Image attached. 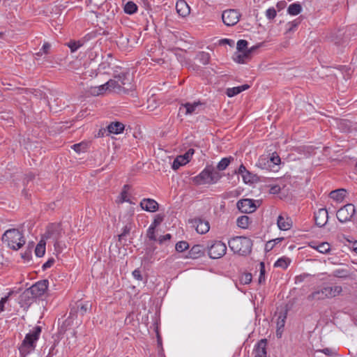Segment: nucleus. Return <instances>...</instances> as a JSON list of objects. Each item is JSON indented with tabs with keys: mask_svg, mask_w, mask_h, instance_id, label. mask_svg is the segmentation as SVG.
<instances>
[{
	"mask_svg": "<svg viewBox=\"0 0 357 357\" xmlns=\"http://www.w3.org/2000/svg\"><path fill=\"white\" fill-rule=\"evenodd\" d=\"M83 145L82 144H75L73 145L72 148L77 152L80 153L82 151Z\"/></svg>",
	"mask_w": 357,
	"mask_h": 357,
	"instance_id": "nucleus-60",
	"label": "nucleus"
},
{
	"mask_svg": "<svg viewBox=\"0 0 357 357\" xmlns=\"http://www.w3.org/2000/svg\"><path fill=\"white\" fill-rule=\"evenodd\" d=\"M247 171V169L243 165H241L237 171L235 172L236 174H241V176Z\"/></svg>",
	"mask_w": 357,
	"mask_h": 357,
	"instance_id": "nucleus-61",
	"label": "nucleus"
},
{
	"mask_svg": "<svg viewBox=\"0 0 357 357\" xmlns=\"http://www.w3.org/2000/svg\"><path fill=\"white\" fill-rule=\"evenodd\" d=\"M197 59L202 64L206 65L210 61L211 56L208 52H200L197 54Z\"/></svg>",
	"mask_w": 357,
	"mask_h": 357,
	"instance_id": "nucleus-31",
	"label": "nucleus"
},
{
	"mask_svg": "<svg viewBox=\"0 0 357 357\" xmlns=\"http://www.w3.org/2000/svg\"><path fill=\"white\" fill-rule=\"evenodd\" d=\"M234 160L232 157L223 158L217 165L218 171H223L229 165L230 162Z\"/></svg>",
	"mask_w": 357,
	"mask_h": 357,
	"instance_id": "nucleus-28",
	"label": "nucleus"
},
{
	"mask_svg": "<svg viewBox=\"0 0 357 357\" xmlns=\"http://www.w3.org/2000/svg\"><path fill=\"white\" fill-rule=\"evenodd\" d=\"M189 248V244L184 241H179L176 244L175 248L177 252H182Z\"/></svg>",
	"mask_w": 357,
	"mask_h": 357,
	"instance_id": "nucleus-42",
	"label": "nucleus"
},
{
	"mask_svg": "<svg viewBox=\"0 0 357 357\" xmlns=\"http://www.w3.org/2000/svg\"><path fill=\"white\" fill-rule=\"evenodd\" d=\"M204 255V248L203 245H195L188 252V257L197 259Z\"/></svg>",
	"mask_w": 357,
	"mask_h": 357,
	"instance_id": "nucleus-19",
	"label": "nucleus"
},
{
	"mask_svg": "<svg viewBox=\"0 0 357 357\" xmlns=\"http://www.w3.org/2000/svg\"><path fill=\"white\" fill-rule=\"evenodd\" d=\"M137 10V5L132 2V1H128L124 7V11L127 14H133L135 13Z\"/></svg>",
	"mask_w": 357,
	"mask_h": 357,
	"instance_id": "nucleus-34",
	"label": "nucleus"
},
{
	"mask_svg": "<svg viewBox=\"0 0 357 357\" xmlns=\"http://www.w3.org/2000/svg\"><path fill=\"white\" fill-rule=\"evenodd\" d=\"M22 257L25 260H30L31 258V250L28 249L24 252L22 253Z\"/></svg>",
	"mask_w": 357,
	"mask_h": 357,
	"instance_id": "nucleus-54",
	"label": "nucleus"
},
{
	"mask_svg": "<svg viewBox=\"0 0 357 357\" xmlns=\"http://www.w3.org/2000/svg\"><path fill=\"white\" fill-rule=\"evenodd\" d=\"M54 263V259L53 258L49 259L42 266L43 270H46L50 268Z\"/></svg>",
	"mask_w": 357,
	"mask_h": 357,
	"instance_id": "nucleus-52",
	"label": "nucleus"
},
{
	"mask_svg": "<svg viewBox=\"0 0 357 357\" xmlns=\"http://www.w3.org/2000/svg\"><path fill=\"white\" fill-rule=\"evenodd\" d=\"M34 177L35 175L32 173L26 175V177L24 178V183L26 187H29V183L33 181Z\"/></svg>",
	"mask_w": 357,
	"mask_h": 357,
	"instance_id": "nucleus-50",
	"label": "nucleus"
},
{
	"mask_svg": "<svg viewBox=\"0 0 357 357\" xmlns=\"http://www.w3.org/2000/svg\"><path fill=\"white\" fill-rule=\"evenodd\" d=\"M63 234L61 223H52L47 226L44 235L46 239H52L55 247L59 246V240Z\"/></svg>",
	"mask_w": 357,
	"mask_h": 357,
	"instance_id": "nucleus-6",
	"label": "nucleus"
},
{
	"mask_svg": "<svg viewBox=\"0 0 357 357\" xmlns=\"http://www.w3.org/2000/svg\"><path fill=\"white\" fill-rule=\"evenodd\" d=\"M208 256L211 259H219L223 257L227 251L226 245L220 241H214L208 246Z\"/></svg>",
	"mask_w": 357,
	"mask_h": 357,
	"instance_id": "nucleus-8",
	"label": "nucleus"
},
{
	"mask_svg": "<svg viewBox=\"0 0 357 357\" xmlns=\"http://www.w3.org/2000/svg\"><path fill=\"white\" fill-rule=\"evenodd\" d=\"M240 93L241 92L239 86L228 88L226 91V94L228 97H233Z\"/></svg>",
	"mask_w": 357,
	"mask_h": 357,
	"instance_id": "nucleus-43",
	"label": "nucleus"
},
{
	"mask_svg": "<svg viewBox=\"0 0 357 357\" xmlns=\"http://www.w3.org/2000/svg\"><path fill=\"white\" fill-rule=\"evenodd\" d=\"M252 275L250 273H245L240 277V282L243 284H248L251 282Z\"/></svg>",
	"mask_w": 357,
	"mask_h": 357,
	"instance_id": "nucleus-39",
	"label": "nucleus"
},
{
	"mask_svg": "<svg viewBox=\"0 0 357 357\" xmlns=\"http://www.w3.org/2000/svg\"><path fill=\"white\" fill-rule=\"evenodd\" d=\"M280 190V188L278 185H274L271 188V192L273 194L278 193Z\"/></svg>",
	"mask_w": 357,
	"mask_h": 357,
	"instance_id": "nucleus-64",
	"label": "nucleus"
},
{
	"mask_svg": "<svg viewBox=\"0 0 357 357\" xmlns=\"http://www.w3.org/2000/svg\"><path fill=\"white\" fill-rule=\"evenodd\" d=\"M302 10V7L301 4L294 3L288 7L287 12L289 15H298Z\"/></svg>",
	"mask_w": 357,
	"mask_h": 357,
	"instance_id": "nucleus-29",
	"label": "nucleus"
},
{
	"mask_svg": "<svg viewBox=\"0 0 357 357\" xmlns=\"http://www.w3.org/2000/svg\"><path fill=\"white\" fill-rule=\"evenodd\" d=\"M121 86L119 84L118 80L109 79L105 84L99 86L91 87L90 93L93 96H98L102 94L106 91H120Z\"/></svg>",
	"mask_w": 357,
	"mask_h": 357,
	"instance_id": "nucleus-7",
	"label": "nucleus"
},
{
	"mask_svg": "<svg viewBox=\"0 0 357 357\" xmlns=\"http://www.w3.org/2000/svg\"><path fill=\"white\" fill-rule=\"evenodd\" d=\"M237 225L243 229H245L249 225V217L247 215H242L237 219Z\"/></svg>",
	"mask_w": 357,
	"mask_h": 357,
	"instance_id": "nucleus-35",
	"label": "nucleus"
},
{
	"mask_svg": "<svg viewBox=\"0 0 357 357\" xmlns=\"http://www.w3.org/2000/svg\"><path fill=\"white\" fill-rule=\"evenodd\" d=\"M50 48H51V45L49 43L46 42L43 44V45L40 50H41V51H43V52L44 54H48L50 53Z\"/></svg>",
	"mask_w": 357,
	"mask_h": 357,
	"instance_id": "nucleus-51",
	"label": "nucleus"
},
{
	"mask_svg": "<svg viewBox=\"0 0 357 357\" xmlns=\"http://www.w3.org/2000/svg\"><path fill=\"white\" fill-rule=\"evenodd\" d=\"M241 15L236 9H227L222 12V20L223 23L228 26L236 24Z\"/></svg>",
	"mask_w": 357,
	"mask_h": 357,
	"instance_id": "nucleus-9",
	"label": "nucleus"
},
{
	"mask_svg": "<svg viewBox=\"0 0 357 357\" xmlns=\"http://www.w3.org/2000/svg\"><path fill=\"white\" fill-rule=\"evenodd\" d=\"M110 68V63L107 61L102 62L99 65V70H104L105 72Z\"/></svg>",
	"mask_w": 357,
	"mask_h": 357,
	"instance_id": "nucleus-53",
	"label": "nucleus"
},
{
	"mask_svg": "<svg viewBox=\"0 0 357 357\" xmlns=\"http://www.w3.org/2000/svg\"><path fill=\"white\" fill-rule=\"evenodd\" d=\"M277 225L280 229L283 231H287L292 227V220L289 217H284L280 215L277 220Z\"/></svg>",
	"mask_w": 357,
	"mask_h": 357,
	"instance_id": "nucleus-18",
	"label": "nucleus"
},
{
	"mask_svg": "<svg viewBox=\"0 0 357 357\" xmlns=\"http://www.w3.org/2000/svg\"><path fill=\"white\" fill-rule=\"evenodd\" d=\"M49 282L47 280H43L37 282L29 289L36 298L43 296L48 288Z\"/></svg>",
	"mask_w": 357,
	"mask_h": 357,
	"instance_id": "nucleus-13",
	"label": "nucleus"
},
{
	"mask_svg": "<svg viewBox=\"0 0 357 357\" xmlns=\"http://www.w3.org/2000/svg\"><path fill=\"white\" fill-rule=\"evenodd\" d=\"M188 163V160L185 157L177 156L172 164V169L174 170L178 169L180 167Z\"/></svg>",
	"mask_w": 357,
	"mask_h": 357,
	"instance_id": "nucleus-30",
	"label": "nucleus"
},
{
	"mask_svg": "<svg viewBox=\"0 0 357 357\" xmlns=\"http://www.w3.org/2000/svg\"><path fill=\"white\" fill-rule=\"evenodd\" d=\"M229 248L240 255L245 256L251 252L252 241L245 236H236L228 242Z\"/></svg>",
	"mask_w": 357,
	"mask_h": 357,
	"instance_id": "nucleus-1",
	"label": "nucleus"
},
{
	"mask_svg": "<svg viewBox=\"0 0 357 357\" xmlns=\"http://www.w3.org/2000/svg\"><path fill=\"white\" fill-rule=\"evenodd\" d=\"M133 277L138 280H142V275L141 274V272L139 270L136 269L132 272Z\"/></svg>",
	"mask_w": 357,
	"mask_h": 357,
	"instance_id": "nucleus-59",
	"label": "nucleus"
},
{
	"mask_svg": "<svg viewBox=\"0 0 357 357\" xmlns=\"http://www.w3.org/2000/svg\"><path fill=\"white\" fill-rule=\"evenodd\" d=\"M202 105V104L199 101H198V102H195L193 103L186 102L185 104H183L182 107L185 108V114L188 115V114H192L193 113H197V108L198 106Z\"/></svg>",
	"mask_w": 357,
	"mask_h": 357,
	"instance_id": "nucleus-25",
	"label": "nucleus"
},
{
	"mask_svg": "<svg viewBox=\"0 0 357 357\" xmlns=\"http://www.w3.org/2000/svg\"><path fill=\"white\" fill-rule=\"evenodd\" d=\"M298 24H299V22L297 20L289 22L288 24L289 27L288 28L287 31L289 32L291 31L295 27H296L298 26Z\"/></svg>",
	"mask_w": 357,
	"mask_h": 357,
	"instance_id": "nucleus-58",
	"label": "nucleus"
},
{
	"mask_svg": "<svg viewBox=\"0 0 357 357\" xmlns=\"http://www.w3.org/2000/svg\"><path fill=\"white\" fill-rule=\"evenodd\" d=\"M82 45H83V42L81 40H77V41L70 40L68 43V46L69 47V48L70 49L72 52H75Z\"/></svg>",
	"mask_w": 357,
	"mask_h": 357,
	"instance_id": "nucleus-37",
	"label": "nucleus"
},
{
	"mask_svg": "<svg viewBox=\"0 0 357 357\" xmlns=\"http://www.w3.org/2000/svg\"><path fill=\"white\" fill-rule=\"evenodd\" d=\"M132 229V225L130 223L127 224L123 228V231L121 234L119 235V241L123 239L125 236H126L130 231Z\"/></svg>",
	"mask_w": 357,
	"mask_h": 357,
	"instance_id": "nucleus-44",
	"label": "nucleus"
},
{
	"mask_svg": "<svg viewBox=\"0 0 357 357\" xmlns=\"http://www.w3.org/2000/svg\"><path fill=\"white\" fill-rule=\"evenodd\" d=\"M243 180L245 183H252L257 180V176L247 170L242 176Z\"/></svg>",
	"mask_w": 357,
	"mask_h": 357,
	"instance_id": "nucleus-33",
	"label": "nucleus"
},
{
	"mask_svg": "<svg viewBox=\"0 0 357 357\" xmlns=\"http://www.w3.org/2000/svg\"><path fill=\"white\" fill-rule=\"evenodd\" d=\"M347 191L345 189L340 188L335 190H333L330 192L329 196L331 199L341 202L344 197L346 196Z\"/></svg>",
	"mask_w": 357,
	"mask_h": 357,
	"instance_id": "nucleus-24",
	"label": "nucleus"
},
{
	"mask_svg": "<svg viewBox=\"0 0 357 357\" xmlns=\"http://www.w3.org/2000/svg\"><path fill=\"white\" fill-rule=\"evenodd\" d=\"M40 333L41 327L38 326L34 327L33 331L26 335L25 338L19 348L22 356H25L35 349L36 342L38 340Z\"/></svg>",
	"mask_w": 357,
	"mask_h": 357,
	"instance_id": "nucleus-3",
	"label": "nucleus"
},
{
	"mask_svg": "<svg viewBox=\"0 0 357 357\" xmlns=\"http://www.w3.org/2000/svg\"><path fill=\"white\" fill-rule=\"evenodd\" d=\"M164 220V215L161 214H158L155 215L153 222L151 223V226H153L154 227H157Z\"/></svg>",
	"mask_w": 357,
	"mask_h": 357,
	"instance_id": "nucleus-46",
	"label": "nucleus"
},
{
	"mask_svg": "<svg viewBox=\"0 0 357 357\" xmlns=\"http://www.w3.org/2000/svg\"><path fill=\"white\" fill-rule=\"evenodd\" d=\"M276 10L274 8H268L266 12V15L269 20H273L276 16Z\"/></svg>",
	"mask_w": 357,
	"mask_h": 357,
	"instance_id": "nucleus-49",
	"label": "nucleus"
},
{
	"mask_svg": "<svg viewBox=\"0 0 357 357\" xmlns=\"http://www.w3.org/2000/svg\"><path fill=\"white\" fill-rule=\"evenodd\" d=\"M271 161L275 164V165H278L280 162V158L278 156V155H273L271 158Z\"/></svg>",
	"mask_w": 357,
	"mask_h": 357,
	"instance_id": "nucleus-62",
	"label": "nucleus"
},
{
	"mask_svg": "<svg viewBox=\"0 0 357 357\" xmlns=\"http://www.w3.org/2000/svg\"><path fill=\"white\" fill-rule=\"evenodd\" d=\"M314 221L315 224L321 227H324L328 218V211L326 208H320L314 213Z\"/></svg>",
	"mask_w": 357,
	"mask_h": 357,
	"instance_id": "nucleus-15",
	"label": "nucleus"
},
{
	"mask_svg": "<svg viewBox=\"0 0 357 357\" xmlns=\"http://www.w3.org/2000/svg\"><path fill=\"white\" fill-rule=\"evenodd\" d=\"M266 339H261L259 340L255 346L254 351L255 353V357H266Z\"/></svg>",
	"mask_w": 357,
	"mask_h": 357,
	"instance_id": "nucleus-17",
	"label": "nucleus"
},
{
	"mask_svg": "<svg viewBox=\"0 0 357 357\" xmlns=\"http://www.w3.org/2000/svg\"><path fill=\"white\" fill-rule=\"evenodd\" d=\"M319 351L321 353H324V354H326L327 356H331L333 354L332 350L329 348H324V349L320 350Z\"/></svg>",
	"mask_w": 357,
	"mask_h": 357,
	"instance_id": "nucleus-63",
	"label": "nucleus"
},
{
	"mask_svg": "<svg viewBox=\"0 0 357 357\" xmlns=\"http://www.w3.org/2000/svg\"><path fill=\"white\" fill-rule=\"evenodd\" d=\"M171 238H172V235L169 234H167L164 236H160L159 238L158 239V241L159 243L162 244L165 241L170 240Z\"/></svg>",
	"mask_w": 357,
	"mask_h": 357,
	"instance_id": "nucleus-56",
	"label": "nucleus"
},
{
	"mask_svg": "<svg viewBox=\"0 0 357 357\" xmlns=\"http://www.w3.org/2000/svg\"><path fill=\"white\" fill-rule=\"evenodd\" d=\"M234 61L238 63H244L246 60L250 59L249 52H236L233 56Z\"/></svg>",
	"mask_w": 357,
	"mask_h": 357,
	"instance_id": "nucleus-27",
	"label": "nucleus"
},
{
	"mask_svg": "<svg viewBox=\"0 0 357 357\" xmlns=\"http://www.w3.org/2000/svg\"><path fill=\"white\" fill-rule=\"evenodd\" d=\"M286 318H287L286 314H284L283 315H280L278 319V321H277V326H278L277 335L278 336L279 335H280V336L281 335V333H279V331L280 328H282L284 326Z\"/></svg>",
	"mask_w": 357,
	"mask_h": 357,
	"instance_id": "nucleus-38",
	"label": "nucleus"
},
{
	"mask_svg": "<svg viewBox=\"0 0 357 357\" xmlns=\"http://www.w3.org/2000/svg\"><path fill=\"white\" fill-rule=\"evenodd\" d=\"M34 298H36V297L32 294L29 288L24 290L20 295V302L24 303V304L31 303Z\"/></svg>",
	"mask_w": 357,
	"mask_h": 357,
	"instance_id": "nucleus-26",
	"label": "nucleus"
},
{
	"mask_svg": "<svg viewBox=\"0 0 357 357\" xmlns=\"http://www.w3.org/2000/svg\"><path fill=\"white\" fill-rule=\"evenodd\" d=\"M91 309V305L89 302L77 301L70 309V317H77L78 315L83 317Z\"/></svg>",
	"mask_w": 357,
	"mask_h": 357,
	"instance_id": "nucleus-11",
	"label": "nucleus"
},
{
	"mask_svg": "<svg viewBox=\"0 0 357 357\" xmlns=\"http://www.w3.org/2000/svg\"><path fill=\"white\" fill-rule=\"evenodd\" d=\"M342 292L341 286L335 285L333 287H324L320 289L313 291L308 296L309 301L324 300L326 298H334L339 296Z\"/></svg>",
	"mask_w": 357,
	"mask_h": 357,
	"instance_id": "nucleus-4",
	"label": "nucleus"
},
{
	"mask_svg": "<svg viewBox=\"0 0 357 357\" xmlns=\"http://www.w3.org/2000/svg\"><path fill=\"white\" fill-rule=\"evenodd\" d=\"M237 208L243 213H251L255 212L258 206L256 205V201L251 199H243L237 202Z\"/></svg>",
	"mask_w": 357,
	"mask_h": 357,
	"instance_id": "nucleus-12",
	"label": "nucleus"
},
{
	"mask_svg": "<svg viewBox=\"0 0 357 357\" xmlns=\"http://www.w3.org/2000/svg\"><path fill=\"white\" fill-rule=\"evenodd\" d=\"M45 252V242L41 240L36 245L35 249V254L37 257H41Z\"/></svg>",
	"mask_w": 357,
	"mask_h": 357,
	"instance_id": "nucleus-32",
	"label": "nucleus"
},
{
	"mask_svg": "<svg viewBox=\"0 0 357 357\" xmlns=\"http://www.w3.org/2000/svg\"><path fill=\"white\" fill-rule=\"evenodd\" d=\"M10 293H9L8 295H10ZM8 297H9V296L1 298V299L0 301V312H3L4 310V304L8 300Z\"/></svg>",
	"mask_w": 357,
	"mask_h": 357,
	"instance_id": "nucleus-55",
	"label": "nucleus"
},
{
	"mask_svg": "<svg viewBox=\"0 0 357 357\" xmlns=\"http://www.w3.org/2000/svg\"><path fill=\"white\" fill-rule=\"evenodd\" d=\"M128 188V185H125L123 187V190H122L120 197L121 200L120 202L123 203L124 202H129V199H128V191L127 188Z\"/></svg>",
	"mask_w": 357,
	"mask_h": 357,
	"instance_id": "nucleus-47",
	"label": "nucleus"
},
{
	"mask_svg": "<svg viewBox=\"0 0 357 357\" xmlns=\"http://www.w3.org/2000/svg\"><path fill=\"white\" fill-rule=\"evenodd\" d=\"M275 246V243H273V240L272 241H268L266 245H265V251L266 252H269L271 251V250H273V248H274Z\"/></svg>",
	"mask_w": 357,
	"mask_h": 357,
	"instance_id": "nucleus-57",
	"label": "nucleus"
},
{
	"mask_svg": "<svg viewBox=\"0 0 357 357\" xmlns=\"http://www.w3.org/2000/svg\"><path fill=\"white\" fill-rule=\"evenodd\" d=\"M190 222L192 224L193 227H195L196 231L199 234H206L210 229V225L207 220L202 219L201 218H195L190 220Z\"/></svg>",
	"mask_w": 357,
	"mask_h": 357,
	"instance_id": "nucleus-14",
	"label": "nucleus"
},
{
	"mask_svg": "<svg viewBox=\"0 0 357 357\" xmlns=\"http://www.w3.org/2000/svg\"><path fill=\"white\" fill-rule=\"evenodd\" d=\"M114 77L118 79V82H120L121 84L123 86L130 84V79L128 78L127 74L126 73L119 74L118 75H116Z\"/></svg>",
	"mask_w": 357,
	"mask_h": 357,
	"instance_id": "nucleus-41",
	"label": "nucleus"
},
{
	"mask_svg": "<svg viewBox=\"0 0 357 357\" xmlns=\"http://www.w3.org/2000/svg\"><path fill=\"white\" fill-rule=\"evenodd\" d=\"M248 41L245 40H239L236 44L238 52H245L248 50Z\"/></svg>",
	"mask_w": 357,
	"mask_h": 357,
	"instance_id": "nucleus-40",
	"label": "nucleus"
},
{
	"mask_svg": "<svg viewBox=\"0 0 357 357\" xmlns=\"http://www.w3.org/2000/svg\"><path fill=\"white\" fill-rule=\"evenodd\" d=\"M176 8L179 15L185 17L190 13V8L184 1H179L176 3Z\"/></svg>",
	"mask_w": 357,
	"mask_h": 357,
	"instance_id": "nucleus-21",
	"label": "nucleus"
},
{
	"mask_svg": "<svg viewBox=\"0 0 357 357\" xmlns=\"http://www.w3.org/2000/svg\"><path fill=\"white\" fill-rule=\"evenodd\" d=\"M290 263V260L287 258H284V257H282V258H280L278 259L274 266L275 267H281L282 268H287L288 265Z\"/></svg>",
	"mask_w": 357,
	"mask_h": 357,
	"instance_id": "nucleus-36",
	"label": "nucleus"
},
{
	"mask_svg": "<svg viewBox=\"0 0 357 357\" xmlns=\"http://www.w3.org/2000/svg\"><path fill=\"white\" fill-rule=\"evenodd\" d=\"M125 128L124 125L119 121L112 122L107 126V130L109 133L119 134L121 133Z\"/></svg>",
	"mask_w": 357,
	"mask_h": 357,
	"instance_id": "nucleus-20",
	"label": "nucleus"
},
{
	"mask_svg": "<svg viewBox=\"0 0 357 357\" xmlns=\"http://www.w3.org/2000/svg\"><path fill=\"white\" fill-rule=\"evenodd\" d=\"M221 178L220 173L211 165L207 166L197 176L195 182L199 185L215 183Z\"/></svg>",
	"mask_w": 357,
	"mask_h": 357,
	"instance_id": "nucleus-5",
	"label": "nucleus"
},
{
	"mask_svg": "<svg viewBox=\"0 0 357 357\" xmlns=\"http://www.w3.org/2000/svg\"><path fill=\"white\" fill-rule=\"evenodd\" d=\"M141 208L149 212H155L158 210V204L153 199H144L140 202Z\"/></svg>",
	"mask_w": 357,
	"mask_h": 357,
	"instance_id": "nucleus-16",
	"label": "nucleus"
},
{
	"mask_svg": "<svg viewBox=\"0 0 357 357\" xmlns=\"http://www.w3.org/2000/svg\"><path fill=\"white\" fill-rule=\"evenodd\" d=\"M155 227L150 225L149 228L147 230L146 236L151 241L157 240L156 237L155 236Z\"/></svg>",
	"mask_w": 357,
	"mask_h": 357,
	"instance_id": "nucleus-48",
	"label": "nucleus"
},
{
	"mask_svg": "<svg viewBox=\"0 0 357 357\" xmlns=\"http://www.w3.org/2000/svg\"><path fill=\"white\" fill-rule=\"evenodd\" d=\"M260 275L259 278V283L261 284L265 282V264L264 262H260Z\"/></svg>",
	"mask_w": 357,
	"mask_h": 357,
	"instance_id": "nucleus-45",
	"label": "nucleus"
},
{
	"mask_svg": "<svg viewBox=\"0 0 357 357\" xmlns=\"http://www.w3.org/2000/svg\"><path fill=\"white\" fill-rule=\"evenodd\" d=\"M356 212L354 204H347L337 211V218L341 222L349 221Z\"/></svg>",
	"mask_w": 357,
	"mask_h": 357,
	"instance_id": "nucleus-10",
	"label": "nucleus"
},
{
	"mask_svg": "<svg viewBox=\"0 0 357 357\" xmlns=\"http://www.w3.org/2000/svg\"><path fill=\"white\" fill-rule=\"evenodd\" d=\"M310 246L321 253L326 254L331 250L330 244L327 242H322L318 245H316L314 242L310 243Z\"/></svg>",
	"mask_w": 357,
	"mask_h": 357,
	"instance_id": "nucleus-22",
	"label": "nucleus"
},
{
	"mask_svg": "<svg viewBox=\"0 0 357 357\" xmlns=\"http://www.w3.org/2000/svg\"><path fill=\"white\" fill-rule=\"evenodd\" d=\"M332 275L341 279L351 278V273L349 268L335 269L333 271Z\"/></svg>",
	"mask_w": 357,
	"mask_h": 357,
	"instance_id": "nucleus-23",
	"label": "nucleus"
},
{
	"mask_svg": "<svg viewBox=\"0 0 357 357\" xmlns=\"http://www.w3.org/2000/svg\"><path fill=\"white\" fill-rule=\"evenodd\" d=\"M2 241L15 250L21 248L25 243L22 234L17 229L6 230L3 234Z\"/></svg>",
	"mask_w": 357,
	"mask_h": 357,
	"instance_id": "nucleus-2",
	"label": "nucleus"
}]
</instances>
